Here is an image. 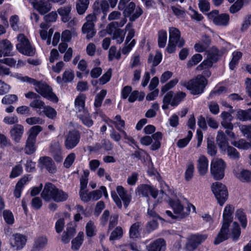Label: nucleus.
<instances>
[{
    "label": "nucleus",
    "mask_w": 251,
    "mask_h": 251,
    "mask_svg": "<svg viewBox=\"0 0 251 251\" xmlns=\"http://www.w3.org/2000/svg\"><path fill=\"white\" fill-rule=\"evenodd\" d=\"M180 84L191 91L193 95L201 94L207 84L206 79L202 75H198L189 81H182Z\"/></svg>",
    "instance_id": "3"
},
{
    "label": "nucleus",
    "mask_w": 251,
    "mask_h": 251,
    "mask_svg": "<svg viewBox=\"0 0 251 251\" xmlns=\"http://www.w3.org/2000/svg\"><path fill=\"white\" fill-rule=\"evenodd\" d=\"M216 141L220 148L226 151V146L228 145L226 138L223 131L219 130L216 137Z\"/></svg>",
    "instance_id": "31"
},
{
    "label": "nucleus",
    "mask_w": 251,
    "mask_h": 251,
    "mask_svg": "<svg viewBox=\"0 0 251 251\" xmlns=\"http://www.w3.org/2000/svg\"><path fill=\"white\" fill-rule=\"evenodd\" d=\"M86 233L88 236L92 237L96 234V226L94 223L89 221L86 226Z\"/></svg>",
    "instance_id": "57"
},
{
    "label": "nucleus",
    "mask_w": 251,
    "mask_h": 251,
    "mask_svg": "<svg viewBox=\"0 0 251 251\" xmlns=\"http://www.w3.org/2000/svg\"><path fill=\"white\" fill-rule=\"evenodd\" d=\"M209 161L206 156L201 155L197 160V169L200 176H204L208 171Z\"/></svg>",
    "instance_id": "22"
},
{
    "label": "nucleus",
    "mask_w": 251,
    "mask_h": 251,
    "mask_svg": "<svg viewBox=\"0 0 251 251\" xmlns=\"http://www.w3.org/2000/svg\"><path fill=\"white\" fill-rule=\"evenodd\" d=\"M56 189V187L52 183H46L41 193L42 198L46 201L53 200Z\"/></svg>",
    "instance_id": "20"
},
{
    "label": "nucleus",
    "mask_w": 251,
    "mask_h": 251,
    "mask_svg": "<svg viewBox=\"0 0 251 251\" xmlns=\"http://www.w3.org/2000/svg\"><path fill=\"white\" fill-rule=\"evenodd\" d=\"M12 50L13 46L10 41L6 39L0 41V57L12 56Z\"/></svg>",
    "instance_id": "19"
},
{
    "label": "nucleus",
    "mask_w": 251,
    "mask_h": 251,
    "mask_svg": "<svg viewBox=\"0 0 251 251\" xmlns=\"http://www.w3.org/2000/svg\"><path fill=\"white\" fill-rule=\"evenodd\" d=\"M24 132V127L21 124L14 125L9 131L10 137L15 144L21 142Z\"/></svg>",
    "instance_id": "15"
},
{
    "label": "nucleus",
    "mask_w": 251,
    "mask_h": 251,
    "mask_svg": "<svg viewBox=\"0 0 251 251\" xmlns=\"http://www.w3.org/2000/svg\"><path fill=\"white\" fill-rule=\"evenodd\" d=\"M89 0H77L76 7L79 14H83L88 8Z\"/></svg>",
    "instance_id": "40"
},
{
    "label": "nucleus",
    "mask_w": 251,
    "mask_h": 251,
    "mask_svg": "<svg viewBox=\"0 0 251 251\" xmlns=\"http://www.w3.org/2000/svg\"><path fill=\"white\" fill-rule=\"evenodd\" d=\"M43 113L49 119H54L57 116L56 111L50 106H45L43 110Z\"/></svg>",
    "instance_id": "48"
},
{
    "label": "nucleus",
    "mask_w": 251,
    "mask_h": 251,
    "mask_svg": "<svg viewBox=\"0 0 251 251\" xmlns=\"http://www.w3.org/2000/svg\"><path fill=\"white\" fill-rule=\"evenodd\" d=\"M39 163L42 168H45L50 173H54L56 170L53 161L49 157H41L39 160Z\"/></svg>",
    "instance_id": "23"
},
{
    "label": "nucleus",
    "mask_w": 251,
    "mask_h": 251,
    "mask_svg": "<svg viewBox=\"0 0 251 251\" xmlns=\"http://www.w3.org/2000/svg\"><path fill=\"white\" fill-rule=\"evenodd\" d=\"M228 227L229 226L227 225L223 224L222 228L214 242V244L218 245L228 239Z\"/></svg>",
    "instance_id": "26"
},
{
    "label": "nucleus",
    "mask_w": 251,
    "mask_h": 251,
    "mask_svg": "<svg viewBox=\"0 0 251 251\" xmlns=\"http://www.w3.org/2000/svg\"><path fill=\"white\" fill-rule=\"evenodd\" d=\"M167 39V32L163 30L159 31L158 32V42L160 48H164L166 46Z\"/></svg>",
    "instance_id": "49"
},
{
    "label": "nucleus",
    "mask_w": 251,
    "mask_h": 251,
    "mask_svg": "<svg viewBox=\"0 0 251 251\" xmlns=\"http://www.w3.org/2000/svg\"><path fill=\"white\" fill-rule=\"evenodd\" d=\"M116 191L118 195H117V193L114 191L111 192V197L113 201H115L117 206L121 208L122 207V203L121 200H122L124 202V206L126 208L131 201V195L128 194L127 190L122 186H118L116 187Z\"/></svg>",
    "instance_id": "4"
},
{
    "label": "nucleus",
    "mask_w": 251,
    "mask_h": 251,
    "mask_svg": "<svg viewBox=\"0 0 251 251\" xmlns=\"http://www.w3.org/2000/svg\"><path fill=\"white\" fill-rule=\"evenodd\" d=\"M173 13L179 19L183 20L186 16L185 11L180 7L172 6H171Z\"/></svg>",
    "instance_id": "58"
},
{
    "label": "nucleus",
    "mask_w": 251,
    "mask_h": 251,
    "mask_svg": "<svg viewBox=\"0 0 251 251\" xmlns=\"http://www.w3.org/2000/svg\"><path fill=\"white\" fill-rule=\"evenodd\" d=\"M132 26L133 25L131 23H128L126 26L125 30L128 31V34L126 40V44H127L134 36L135 31L134 29H133Z\"/></svg>",
    "instance_id": "62"
},
{
    "label": "nucleus",
    "mask_w": 251,
    "mask_h": 251,
    "mask_svg": "<svg viewBox=\"0 0 251 251\" xmlns=\"http://www.w3.org/2000/svg\"><path fill=\"white\" fill-rule=\"evenodd\" d=\"M12 144L10 140L5 135L0 133V148L3 149L4 148L10 147Z\"/></svg>",
    "instance_id": "56"
},
{
    "label": "nucleus",
    "mask_w": 251,
    "mask_h": 251,
    "mask_svg": "<svg viewBox=\"0 0 251 251\" xmlns=\"http://www.w3.org/2000/svg\"><path fill=\"white\" fill-rule=\"evenodd\" d=\"M220 56L219 50L215 47H212L207 51V57L203 60L197 67L198 71L207 70L211 67L213 63H216Z\"/></svg>",
    "instance_id": "7"
},
{
    "label": "nucleus",
    "mask_w": 251,
    "mask_h": 251,
    "mask_svg": "<svg viewBox=\"0 0 251 251\" xmlns=\"http://www.w3.org/2000/svg\"><path fill=\"white\" fill-rule=\"evenodd\" d=\"M42 129V127L40 126H32L28 130L27 138L36 140L37 136Z\"/></svg>",
    "instance_id": "46"
},
{
    "label": "nucleus",
    "mask_w": 251,
    "mask_h": 251,
    "mask_svg": "<svg viewBox=\"0 0 251 251\" xmlns=\"http://www.w3.org/2000/svg\"><path fill=\"white\" fill-rule=\"evenodd\" d=\"M107 124L109 126H112L111 124H113L116 129L121 132L123 135L124 138L127 141L128 145L131 147L135 145L137 149H139L138 146L136 145V142L135 140L127 134L126 132L123 129L125 127V121L121 119V117L119 115H117L115 116L114 120L112 121L110 119H108L107 121Z\"/></svg>",
    "instance_id": "5"
},
{
    "label": "nucleus",
    "mask_w": 251,
    "mask_h": 251,
    "mask_svg": "<svg viewBox=\"0 0 251 251\" xmlns=\"http://www.w3.org/2000/svg\"><path fill=\"white\" fill-rule=\"evenodd\" d=\"M151 191V186L146 184L139 185L135 190L137 195L148 197Z\"/></svg>",
    "instance_id": "35"
},
{
    "label": "nucleus",
    "mask_w": 251,
    "mask_h": 251,
    "mask_svg": "<svg viewBox=\"0 0 251 251\" xmlns=\"http://www.w3.org/2000/svg\"><path fill=\"white\" fill-rule=\"evenodd\" d=\"M173 99V93L172 91H170L167 93L164 97L163 99L162 108L164 110L167 109L169 108V105H171V102Z\"/></svg>",
    "instance_id": "51"
},
{
    "label": "nucleus",
    "mask_w": 251,
    "mask_h": 251,
    "mask_svg": "<svg viewBox=\"0 0 251 251\" xmlns=\"http://www.w3.org/2000/svg\"><path fill=\"white\" fill-rule=\"evenodd\" d=\"M3 217L5 222L9 225L13 224L14 221V216L11 211L9 210H4Z\"/></svg>",
    "instance_id": "64"
},
{
    "label": "nucleus",
    "mask_w": 251,
    "mask_h": 251,
    "mask_svg": "<svg viewBox=\"0 0 251 251\" xmlns=\"http://www.w3.org/2000/svg\"><path fill=\"white\" fill-rule=\"evenodd\" d=\"M193 136V133L191 131L188 132L187 136L186 138L179 139L177 143V145L180 148H183L187 146Z\"/></svg>",
    "instance_id": "61"
},
{
    "label": "nucleus",
    "mask_w": 251,
    "mask_h": 251,
    "mask_svg": "<svg viewBox=\"0 0 251 251\" xmlns=\"http://www.w3.org/2000/svg\"><path fill=\"white\" fill-rule=\"evenodd\" d=\"M48 243V239L45 236L39 237L35 241L34 247L37 250H40L44 248Z\"/></svg>",
    "instance_id": "59"
},
{
    "label": "nucleus",
    "mask_w": 251,
    "mask_h": 251,
    "mask_svg": "<svg viewBox=\"0 0 251 251\" xmlns=\"http://www.w3.org/2000/svg\"><path fill=\"white\" fill-rule=\"evenodd\" d=\"M125 8L124 13L126 16L129 18L130 22L135 21L143 14V10L141 7H136L135 4L133 2H130Z\"/></svg>",
    "instance_id": "14"
},
{
    "label": "nucleus",
    "mask_w": 251,
    "mask_h": 251,
    "mask_svg": "<svg viewBox=\"0 0 251 251\" xmlns=\"http://www.w3.org/2000/svg\"><path fill=\"white\" fill-rule=\"evenodd\" d=\"M231 143L239 149L247 150L250 149L249 142H247L243 139H241L238 141H232Z\"/></svg>",
    "instance_id": "42"
},
{
    "label": "nucleus",
    "mask_w": 251,
    "mask_h": 251,
    "mask_svg": "<svg viewBox=\"0 0 251 251\" xmlns=\"http://www.w3.org/2000/svg\"><path fill=\"white\" fill-rule=\"evenodd\" d=\"M234 210V207L231 205L226 206L223 212V224H226L229 226L232 220V213Z\"/></svg>",
    "instance_id": "28"
},
{
    "label": "nucleus",
    "mask_w": 251,
    "mask_h": 251,
    "mask_svg": "<svg viewBox=\"0 0 251 251\" xmlns=\"http://www.w3.org/2000/svg\"><path fill=\"white\" fill-rule=\"evenodd\" d=\"M80 134L76 130L70 131L65 136L64 146L67 150H72L75 148L79 143Z\"/></svg>",
    "instance_id": "13"
},
{
    "label": "nucleus",
    "mask_w": 251,
    "mask_h": 251,
    "mask_svg": "<svg viewBox=\"0 0 251 251\" xmlns=\"http://www.w3.org/2000/svg\"><path fill=\"white\" fill-rule=\"evenodd\" d=\"M169 204L173 210V213L169 210H167L166 213L173 219L180 220L183 219L189 214L191 207L194 210H195V206L192 204H188L187 207H184L178 200H170Z\"/></svg>",
    "instance_id": "2"
},
{
    "label": "nucleus",
    "mask_w": 251,
    "mask_h": 251,
    "mask_svg": "<svg viewBox=\"0 0 251 251\" xmlns=\"http://www.w3.org/2000/svg\"><path fill=\"white\" fill-rule=\"evenodd\" d=\"M236 176L242 182H251V172L249 170H242Z\"/></svg>",
    "instance_id": "39"
},
{
    "label": "nucleus",
    "mask_w": 251,
    "mask_h": 251,
    "mask_svg": "<svg viewBox=\"0 0 251 251\" xmlns=\"http://www.w3.org/2000/svg\"><path fill=\"white\" fill-rule=\"evenodd\" d=\"M241 231L239 225L236 222L233 223V228L231 230V237L233 241H237L240 235Z\"/></svg>",
    "instance_id": "53"
},
{
    "label": "nucleus",
    "mask_w": 251,
    "mask_h": 251,
    "mask_svg": "<svg viewBox=\"0 0 251 251\" xmlns=\"http://www.w3.org/2000/svg\"><path fill=\"white\" fill-rule=\"evenodd\" d=\"M49 2L45 0H40L30 3L40 14L44 15L49 12L52 8V5Z\"/></svg>",
    "instance_id": "17"
},
{
    "label": "nucleus",
    "mask_w": 251,
    "mask_h": 251,
    "mask_svg": "<svg viewBox=\"0 0 251 251\" xmlns=\"http://www.w3.org/2000/svg\"><path fill=\"white\" fill-rule=\"evenodd\" d=\"M69 197L68 194L56 188L53 200L56 202H63L66 201Z\"/></svg>",
    "instance_id": "36"
},
{
    "label": "nucleus",
    "mask_w": 251,
    "mask_h": 251,
    "mask_svg": "<svg viewBox=\"0 0 251 251\" xmlns=\"http://www.w3.org/2000/svg\"><path fill=\"white\" fill-rule=\"evenodd\" d=\"M26 237L19 233L14 234L10 238L9 243L11 247L16 250L22 249L26 242Z\"/></svg>",
    "instance_id": "16"
},
{
    "label": "nucleus",
    "mask_w": 251,
    "mask_h": 251,
    "mask_svg": "<svg viewBox=\"0 0 251 251\" xmlns=\"http://www.w3.org/2000/svg\"><path fill=\"white\" fill-rule=\"evenodd\" d=\"M202 59L201 54L197 53L194 55L191 59L189 60L187 63V67H191L198 64Z\"/></svg>",
    "instance_id": "63"
},
{
    "label": "nucleus",
    "mask_w": 251,
    "mask_h": 251,
    "mask_svg": "<svg viewBox=\"0 0 251 251\" xmlns=\"http://www.w3.org/2000/svg\"><path fill=\"white\" fill-rule=\"evenodd\" d=\"M169 41L176 43V45L181 48L184 45L185 41L181 38L180 32L174 27L169 28Z\"/></svg>",
    "instance_id": "18"
},
{
    "label": "nucleus",
    "mask_w": 251,
    "mask_h": 251,
    "mask_svg": "<svg viewBox=\"0 0 251 251\" xmlns=\"http://www.w3.org/2000/svg\"><path fill=\"white\" fill-rule=\"evenodd\" d=\"M71 11V6L70 5L62 7L57 10L59 14L61 16L62 21L66 23L71 20L70 14Z\"/></svg>",
    "instance_id": "30"
},
{
    "label": "nucleus",
    "mask_w": 251,
    "mask_h": 251,
    "mask_svg": "<svg viewBox=\"0 0 251 251\" xmlns=\"http://www.w3.org/2000/svg\"><path fill=\"white\" fill-rule=\"evenodd\" d=\"M162 54L160 52H156V54L153 56L152 54H150L148 58V62L152 63L153 67L157 66L162 60Z\"/></svg>",
    "instance_id": "47"
},
{
    "label": "nucleus",
    "mask_w": 251,
    "mask_h": 251,
    "mask_svg": "<svg viewBox=\"0 0 251 251\" xmlns=\"http://www.w3.org/2000/svg\"><path fill=\"white\" fill-rule=\"evenodd\" d=\"M142 225L141 222H137L131 226L129 229V236L131 238H134L139 236Z\"/></svg>",
    "instance_id": "37"
},
{
    "label": "nucleus",
    "mask_w": 251,
    "mask_h": 251,
    "mask_svg": "<svg viewBox=\"0 0 251 251\" xmlns=\"http://www.w3.org/2000/svg\"><path fill=\"white\" fill-rule=\"evenodd\" d=\"M29 180L30 179L28 176H25L18 182L14 192V196L16 198H19L21 197L22 191L25 184L28 182Z\"/></svg>",
    "instance_id": "29"
},
{
    "label": "nucleus",
    "mask_w": 251,
    "mask_h": 251,
    "mask_svg": "<svg viewBox=\"0 0 251 251\" xmlns=\"http://www.w3.org/2000/svg\"><path fill=\"white\" fill-rule=\"evenodd\" d=\"M13 76L22 82H26L33 84L35 91L42 97L53 102L57 103L58 102V99L57 97L52 92V88L47 84L38 81L36 79L27 76H23L22 75L18 73L14 74Z\"/></svg>",
    "instance_id": "1"
},
{
    "label": "nucleus",
    "mask_w": 251,
    "mask_h": 251,
    "mask_svg": "<svg viewBox=\"0 0 251 251\" xmlns=\"http://www.w3.org/2000/svg\"><path fill=\"white\" fill-rule=\"evenodd\" d=\"M36 140L27 138L26 141L25 151L26 154H31L36 150Z\"/></svg>",
    "instance_id": "33"
},
{
    "label": "nucleus",
    "mask_w": 251,
    "mask_h": 251,
    "mask_svg": "<svg viewBox=\"0 0 251 251\" xmlns=\"http://www.w3.org/2000/svg\"><path fill=\"white\" fill-rule=\"evenodd\" d=\"M154 142L151 147V149L152 151L158 150L161 147V140L162 138V134L160 132H156L152 135Z\"/></svg>",
    "instance_id": "34"
},
{
    "label": "nucleus",
    "mask_w": 251,
    "mask_h": 251,
    "mask_svg": "<svg viewBox=\"0 0 251 251\" xmlns=\"http://www.w3.org/2000/svg\"><path fill=\"white\" fill-rule=\"evenodd\" d=\"M86 96L84 94H80L75 100V107L77 115L88 111L85 107Z\"/></svg>",
    "instance_id": "24"
},
{
    "label": "nucleus",
    "mask_w": 251,
    "mask_h": 251,
    "mask_svg": "<svg viewBox=\"0 0 251 251\" xmlns=\"http://www.w3.org/2000/svg\"><path fill=\"white\" fill-rule=\"evenodd\" d=\"M235 217L240 222L243 228H246L247 225V220L245 213L242 209H238L236 211Z\"/></svg>",
    "instance_id": "41"
},
{
    "label": "nucleus",
    "mask_w": 251,
    "mask_h": 251,
    "mask_svg": "<svg viewBox=\"0 0 251 251\" xmlns=\"http://www.w3.org/2000/svg\"><path fill=\"white\" fill-rule=\"evenodd\" d=\"M84 234L83 232H79L77 236L72 240V249L74 250H78L81 245L83 241Z\"/></svg>",
    "instance_id": "44"
},
{
    "label": "nucleus",
    "mask_w": 251,
    "mask_h": 251,
    "mask_svg": "<svg viewBox=\"0 0 251 251\" xmlns=\"http://www.w3.org/2000/svg\"><path fill=\"white\" fill-rule=\"evenodd\" d=\"M148 251H165L166 242L162 238H158L147 246Z\"/></svg>",
    "instance_id": "21"
},
{
    "label": "nucleus",
    "mask_w": 251,
    "mask_h": 251,
    "mask_svg": "<svg viewBox=\"0 0 251 251\" xmlns=\"http://www.w3.org/2000/svg\"><path fill=\"white\" fill-rule=\"evenodd\" d=\"M102 193L103 194L105 198H108V195L106 191V189L105 187L103 186H101L99 190L93 191L90 192L92 200L94 201H97L99 200L101 197Z\"/></svg>",
    "instance_id": "32"
},
{
    "label": "nucleus",
    "mask_w": 251,
    "mask_h": 251,
    "mask_svg": "<svg viewBox=\"0 0 251 251\" xmlns=\"http://www.w3.org/2000/svg\"><path fill=\"white\" fill-rule=\"evenodd\" d=\"M242 52L239 51H234L232 53V58L229 63V68L233 70L238 63L239 60L242 58Z\"/></svg>",
    "instance_id": "38"
},
{
    "label": "nucleus",
    "mask_w": 251,
    "mask_h": 251,
    "mask_svg": "<svg viewBox=\"0 0 251 251\" xmlns=\"http://www.w3.org/2000/svg\"><path fill=\"white\" fill-rule=\"evenodd\" d=\"M17 40L19 43L16 45V48L20 52L27 56L34 55L35 49L31 45L28 40L24 34H19L17 36Z\"/></svg>",
    "instance_id": "9"
},
{
    "label": "nucleus",
    "mask_w": 251,
    "mask_h": 251,
    "mask_svg": "<svg viewBox=\"0 0 251 251\" xmlns=\"http://www.w3.org/2000/svg\"><path fill=\"white\" fill-rule=\"evenodd\" d=\"M210 44V40L207 36H204L202 40L196 43L194 45V49L196 51L202 52L206 50Z\"/></svg>",
    "instance_id": "27"
},
{
    "label": "nucleus",
    "mask_w": 251,
    "mask_h": 251,
    "mask_svg": "<svg viewBox=\"0 0 251 251\" xmlns=\"http://www.w3.org/2000/svg\"><path fill=\"white\" fill-rule=\"evenodd\" d=\"M123 233V232L122 227L118 226L111 232L109 240L113 241L119 239L122 237Z\"/></svg>",
    "instance_id": "60"
},
{
    "label": "nucleus",
    "mask_w": 251,
    "mask_h": 251,
    "mask_svg": "<svg viewBox=\"0 0 251 251\" xmlns=\"http://www.w3.org/2000/svg\"><path fill=\"white\" fill-rule=\"evenodd\" d=\"M75 75L74 72L70 69H66L63 74L62 80L65 82H71L74 78Z\"/></svg>",
    "instance_id": "54"
},
{
    "label": "nucleus",
    "mask_w": 251,
    "mask_h": 251,
    "mask_svg": "<svg viewBox=\"0 0 251 251\" xmlns=\"http://www.w3.org/2000/svg\"><path fill=\"white\" fill-rule=\"evenodd\" d=\"M83 123L87 126H91L93 124V121L91 119L88 111L77 115Z\"/></svg>",
    "instance_id": "45"
},
{
    "label": "nucleus",
    "mask_w": 251,
    "mask_h": 251,
    "mask_svg": "<svg viewBox=\"0 0 251 251\" xmlns=\"http://www.w3.org/2000/svg\"><path fill=\"white\" fill-rule=\"evenodd\" d=\"M106 93V90H102L96 95L94 102V106L96 107H100L101 106L102 102L105 98Z\"/></svg>",
    "instance_id": "50"
},
{
    "label": "nucleus",
    "mask_w": 251,
    "mask_h": 251,
    "mask_svg": "<svg viewBox=\"0 0 251 251\" xmlns=\"http://www.w3.org/2000/svg\"><path fill=\"white\" fill-rule=\"evenodd\" d=\"M86 22L83 24L81 31L86 35V39L92 38L96 33L95 28V23L97 21L96 16L94 14H90L85 18Z\"/></svg>",
    "instance_id": "8"
},
{
    "label": "nucleus",
    "mask_w": 251,
    "mask_h": 251,
    "mask_svg": "<svg viewBox=\"0 0 251 251\" xmlns=\"http://www.w3.org/2000/svg\"><path fill=\"white\" fill-rule=\"evenodd\" d=\"M109 7V4L106 0H97L93 4V14L96 15L101 12L105 13L108 10Z\"/></svg>",
    "instance_id": "25"
},
{
    "label": "nucleus",
    "mask_w": 251,
    "mask_h": 251,
    "mask_svg": "<svg viewBox=\"0 0 251 251\" xmlns=\"http://www.w3.org/2000/svg\"><path fill=\"white\" fill-rule=\"evenodd\" d=\"M211 189L218 203L222 206L228 197V192L226 186L222 183L216 182L213 183Z\"/></svg>",
    "instance_id": "10"
},
{
    "label": "nucleus",
    "mask_w": 251,
    "mask_h": 251,
    "mask_svg": "<svg viewBox=\"0 0 251 251\" xmlns=\"http://www.w3.org/2000/svg\"><path fill=\"white\" fill-rule=\"evenodd\" d=\"M186 97V94L184 92H179L176 94L173 97V100L171 102V105L176 106L181 102Z\"/></svg>",
    "instance_id": "55"
},
{
    "label": "nucleus",
    "mask_w": 251,
    "mask_h": 251,
    "mask_svg": "<svg viewBox=\"0 0 251 251\" xmlns=\"http://www.w3.org/2000/svg\"><path fill=\"white\" fill-rule=\"evenodd\" d=\"M226 151L227 155L230 158L235 160L239 158L240 153L235 148L227 145Z\"/></svg>",
    "instance_id": "52"
},
{
    "label": "nucleus",
    "mask_w": 251,
    "mask_h": 251,
    "mask_svg": "<svg viewBox=\"0 0 251 251\" xmlns=\"http://www.w3.org/2000/svg\"><path fill=\"white\" fill-rule=\"evenodd\" d=\"M226 165L221 158H214L210 164V172L213 177L217 180L222 179L225 176Z\"/></svg>",
    "instance_id": "6"
},
{
    "label": "nucleus",
    "mask_w": 251,
    "mask_h": 251,
    "mask_svg": "<svg viewBox=\"0 0 251 251\" xmlns=\"http://www.w3.org/2000/svg\"><path fill=\"white\" fill-rule=\"evenodd\" d=\"M207 237L206 235L193 234L190 235L187 239L184 247L185 250L186 251H194Z\"/></svg>",
    "instance_id": "12"
},
{
    "label": "nucleus",
    "mask_w": 251,
    "mask_h": 251,
    "mask_svg": "<svg viewBox=\"0 0 251 251\" xmlns=\"http://www.w3.org/2000/svg\"><path fill=\"white\" fill-rule=\"evenodd\" d=\"M208 18L218 26H226L229 23V16L227 14H219V11L214 10L209 13Z\"/></svg>",
    "instance_id": "11"
},
{
    "label": "nucleus",
    "mask_w": 251,
    "mask_h": 251,
    "mask_svg": "<svg viewBox=\"0 0 251 251\" xmlns=\"http://www.w3.org/2000/svg\"><path fill=\"white\" fill-rule=\"evenodd\" d=\"M145 94L143 93H140L137 90L132 91L128 97V100L130 102H133L137 100L141 101L143 100Z\"/></svg>",
    "instance_id": "43"
}]
</instances>
